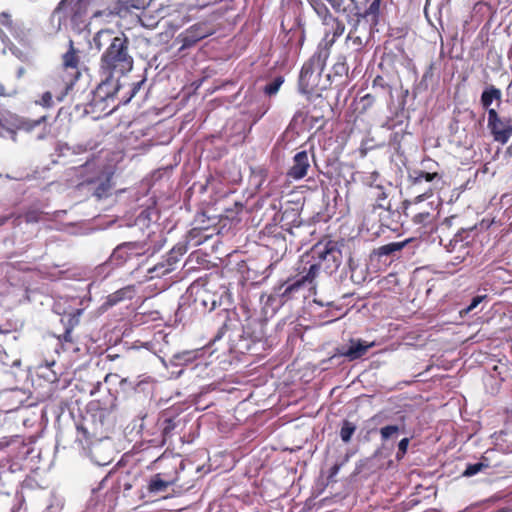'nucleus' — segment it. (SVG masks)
<instances>
[{"mask_svg": "<svg viewBox=\"0 0 512 512\" xmlns=\"http://www.w3.org/2000/svg\"><path fill=\"white\" fill-rule=\"evenodd\" d=\"M93 45L98 51L103 50L99 63L100 75L124 76L133 69L129 39L124 33L102 29L94 35Z\"/></svg>", "mask_w": 512, "mask_h": 512, "instance_id": "f257e3e1", "label": "nucleus"}, {"mask_svg": "<svg viewBox=\"0 0 512 512\" xmlns=\"http://www.w3.org/2000/svg\"><path fill=\"white\" fill-rule=\"evenodd\" d=\"M80 53V50L74 47V42L70 39L68 41V48L62 55L63 73L60 75V78L63 82V88L55 93L56 99L60 102L68 95L81 75L79 70Z\"/></svg>", "mask_w": 512, "mask_h": 512, "instance_id": "f03ea898", "label": "nucleus"}, {"mask_svg": "<svg viewBox=\"0 0 512 512\" xmlns=\"http://www.w3.org/2000/svg\"><path fill=\"white\" fill-rule=\"evenodd\" d=\"M328 57L327 49H320L303 65L299 76V90L301 93L311 94L316 90Z\"/></svg>", "mask_w": 512, "mask_h": 512, "instance_id": "7ed1b4c3", "label": "nucleus"}, {"mask_svg": "<svg viewBox=\"0 0 512 512\" xmlns=\"http://www.w3.org/2000/svg\"><path fill=\"white\" fill-rule=\"evenodd\" d=\"M488 128L495 141L505 144L512 136V116L488 109Z\"/></svg>", "mask_w": 512, "mask_h": 512, "instance_id": "20e7f679", "label": "nucleus"}, {"mask_svg": "<svg viewBox=\"0 0 512 512\" xmlns=\"http://www.w3.org/2000/svg\"><path fill=\"white\" fill-rule=\"evenodd\" d=\"M321 13H323L322 20L325 26V35L318 50L327 49L329 52L330 47L335 43L336 39L343 34L345 25L335 18L326 7L318 10V14Z\"/></svg>", "mask_w": 512, "mask_h": 512, "instance_id": "39448f33", "label": "nucleus"}, {"mask_svg": "<svg viewBox=\"0 0 512 512\" xmlns=\"http://www.w3.org/2000/svg\"><path fill=\"white\" fill-rule=\"evenodd\" d=\"M313 253L320 261L326 263V269L331 272L337 270L342 262V251L339 243L335 241L317 244L313 249Z\"/></svg>", "mask_w": 512, "mask_h": 512, "instance_id": "423d86ee", "label": "nucleus"}, {"mask_svg": "<svg viewBox=\"0 0 512 512\" xmlns=\"http://www.w3.org/2000/svg\"><path fill=\"white\" fill-rule=\"evenodd\" d=\"M146 251L147 245L144 242H125L114 249L112 258L119 263H124L134 257L144 255Z\"/></svg>", "mask_w": 512, "mask_h": 512, "instance_id": "0eeeda50", "label": "nucleus"}, {"mask_svg": "<svg viewBox=\"0 0 512 512\" xmlns=\"http://www.w3.org/2000/svg\"><path fill=\"white\" fill-rule=\"evenodd\" d=\"M101 77L102 80L94 92V101H105L113 98L120 89L119 79L121 76L111 75V77H108L107 75H101Z\"/></svg>", "mask_w": 512, "mask_h": 512, "instance_id": "6e6552de", "label": "nucleus"}, {"mask_svg": "<svg viewBox=\"0 0 512 512\" xmlns=\"http://www.w3.org/2000/svg\"><path fill=\"white\" fill-rule=\"evenodd\" d=\"M373 346L374 342L368 343L362 339H350L349 346L338 348L337 354L347 358L349 361H354L364 356Z\"/></svg>", "mask_w": 512, "mask_h": 512, "instance_id": "1a4fd4ad", "label": "nucleus"}, {"mask_svg": "<svg viewBox=\"0 0 512 512\" xmlns=\"http://www.w3.org/2000/svg\"><path fill=\"white\" fill-rule=\"evenodd\" d=\"M310 168L309 157L306 151L296 153L293 158V165L287 172L288 177L294 180H300L307 175Z\"/></svg>", "mask_w": 512, "mask_h": 512, "instance_id": "9d476101", "label": "nucleus"}, {"mask_svg": "<svg viewBox=\"0 0 512 512\" xmlns=\"http://www.w3.org/2000/svg\"><path fill=\"white\" fill-rule=\"evenodd\" d=\"M303 286H305V284L300 278L296 280L289 279L275 287L274 294L280 297L283 302H286L293 298Z\"/></svg>", "mask_w": 512, "mask_h": 512, "instance_id": "9b49d317", "label": "nucleus"}, {"mask_svg": "<svg viewBox=\"0 0 512 512\" xmlns=\"http://www.w3.org/2000/svg\"><path fill=\"white\" fill-rule=\"evenodd\" d=\"M174 480H165L162 477V474L157 473L153 475L147 485V490L149 493L157 495L159 493L166 492L168 487L174 484Z\"/></svg>", "mask_w": 512, "mask_h": 512, "instance_id": "f8f14e48", "label": "nucleus"}, {"mask_svg": "<svg viewBox=\"0 0 512 512\" xmlns=\"http://www.w3.org/2000/svg\"><path fill=\"white\" fill-rule=\"evenodd\" d=\"M406 241L402 242H391L385 245H382L374 250V254L378 257H391L394 258L397 256V254L406 246Z\"/></svg>", "mask_w": 512, "mask_h": 512, "instance_id": "ddd939ff", "label": "nucleus"}, {"mask_svg": "<svg viewBox=\"0 0 512 512\" xmlns=\"http://www.w3.org/2000/svg\"><path fill=\"white\" fill-rule=\"evenodd\" d=\"M133 296L134 288L132 286L123 287L107 297L106 305L114 306L125 299H131Z\"/></svg>", "mask_w": 512, "mask_h": 512, "instance_id": "4468645a", "label": "nucleus"}, {"mask_svg": "<svg viewBox=\"0 0 512 512\" xmlns=\"http://www.w3.org/2000/svg\"><path fill=\"white\" fill-rule=\"evenodd\" d=\"M501 91L494 86H491L483 91L481 95V103L486 109L492 104L494 100H500Z\"/></svg>", "mask_w": 512, "mask_h": 512, "instance_id": "2eb2a0df", "label": "nucleus"}, {"mask_svg": "<svg viewBox=\"0 0 512 512\" xmlns=\"http://www.w3.org/2000/svg\"><path fill=\"white\" fill-rule=\"evenodd\" d=\"M21 360L19 358H10V356L3 350H0V370L8 372L9 368L19 367Z\"/></svg>", "mask_w": 512, "mask_h": 512, "instance_id": "dca6fc26", "label": "nucleus"}, {"mask_svg": "<svg viewBox=\"0 0 512 512\" xmlns=\"http://www.w3.org/2000/svg\"><path fill=\"white\" fill-rule=\"evenodd\" d=\"M356 431V425L348 420H344L340 430V437L344 443H349Z\"/></svg>", "mask_w": 512, "mask_h": 512, "instance_id": "f3484780", "label": "nucleus"}, {"mask_svg": "<svg viewBox=\"0 0 512 512\" xmlns=\"http://www.w3.org/2000/svg\"><path fill=\"white\" fill-rule=\"evenodd\" d=\"M112 189L111 180L109 178H106L102 180L94 189V195L98 199H102L104 197H107Z\"/></svg>", "mask_w": 512, "mask_h": 512, "instance_id": "a211bd4d", "label": "nucleus"}, {"mask_svg": "<svg viewBox=\"0 0 512 512\" xmlns=\"http://www.w3.org/2000/svg\"><path fill=\"white\" fill-rule=\"evenodd\" d=\"M400 428L397 425H387L380 429V436L383 442H386L390 439H395L398 437Z\"/></svg>", "mask_w": 512, "mask_h": 512, "instance_id": "6ab92c4d", "label": "nucleus"}, {"mask_svg": "<svg viewBox=\"0 0 512 512\" xmlns=\"http://www.w3.org/2000/svg\"><path fill=\"white\" fill-rule=\"evenodd\" d=\"M416 174L417 175L412 178L413 179L412 182H413L414 186L420 185L423 181L431 182L435 178L439 177L437 173H428V172H424V171L416 172Z\"/></svg>", "mask_w": 512, "mask_h": 512, "instance_id": "aec40b11", "label": "nucleus"}, {"mask_svg": "<svg viewBox=\"0 0 512 512\" xmlns=\"http://www.w3.org/2000/svg\"><path fill=\"white\" fill-rule=\"evenodd\" d=\"M62 88H63V83L54 89V93H56L57 91H59ZM53 97L56 98L55 94H52V92L47 91L42 94L40 100L37 101V103L43 107L49 108L53 105Z\"/></svg>", "mask_w": 512, "mask_h": 512, "instance_id": "412c9836", "label": "nucleus"}, {"mask_svg": "<svg viewBox=\"0 0 512 512\" xmlns=\"http://www.w3.org/2000/svg\"><path fill=\"white\" fill-rule=\"evenodd\" d=\"M320 270V264L314 263L310 265L309 270L305 276H302L300 279L303 281V283L306 284H312L315 278L318 276Z\"/></svg>", "mask_w": 512, "mask_h": 512, "instance_id": "4be33fe9", "label": "nucleus"}, {"mask_svg": "<svg viewBox=\"0 0 512 512\" xmlns=\"http://www.w3.org/2000/svg\"><path fill=\"white\" fill-rule=\"evenodd\" d=\"M488 465L482 462L468 464L464 472L462 473L465 477H471L482 471L484 468H487Z\"/></svg>", "mask_w": 512, "mask_h": 512, "instance_id": "5701e85b", "label": "nucleus"}, {"mask_svg": "<svg viewBox=\"0 0 512 512\" xmlns=\"http://www.w3.org/2000/svg\"><path fill=\"white\" fill-rule=\"evenodd\" d=\"M205 36L206 35L204 33H197V28L193 27L187 31L184 41L186 45H190L204 38Z\"/></svg>", "mask_w": 512, "mask_h": 512, "instance_id": "b1692460", "label": "nucleus"}, {"mask_svg": "<svg viewBox=\"0 0 512 512\" xmlns=\"http://www.w3.org/2000/svg\"><path fill=\"white\" fill-rule=\"evenodd\" d=\"M283 83V78L282 77H277L275 78L272 82H270L269 84H267L264 88V91L267 95H274L278 92L280 86L282 85Z\"/></svg>", "mask_w": 512, "mask_h": 512, "instance_id": "393cba45", "label": "nucleus"}, {"mask_svg": "<svg viewBox=\"0 0 512 512\" xmlns=\"http://www.w3.org/2000/svg\"><path fill=\"white\" fill-rule=\"evenodd\" d=\"M201 305L204 308H208L209 311H212L217 306V301L214 299V297L208 293H205L203 297L201 298Z\"/></svg>", "mask_w": 512, "mask_h": 512, "instance_id": "a878e982", "label": "nucleus"}, {"mask_svg": "<svg viewBox=\"0 0 512 512\" xmlns=\"http://www.w3.org/2000/svg\"><path fill=\"white\" fill-rule=\"evenodd\" d=\"M191 359H192L191 352L185 351V352L177 353V354L173 355V357L171 359V363L173 365H179L182 361L188 362Z\"/></svg>", "mask_w": 512, "mask_h": 512, "instance_id": "bb28decb", "label": "nucleus"}, {"mask_svg": "<svg viewBox=\"0 0 512 512\" xmlns=\"http://www.w3.org/2000/svg\"><path fill=\"white\" fill-rule=\"evenodd\" d=\"M409 441V438H403L399 441L398 450L396 453L397 460H401L405 456L408 449Z\"/></svg>", "mask_w": 512, "mask_h": 512, "instance_id": "cd10ccee", "label": "nucleus"}, {"mask_svg": "<svg viewBox=\"0 0 512 512\" xmlns=\"http://www.w3.org/2000/svg\"><path fill=\"white\" fill-rule=\"evenodd\" d=\"M486 295L476 296L472 299L471 303L460 312V314H468L473 311L484 299H486Z\"/></svg>", "mask_w": 512, "mask_h": 512, "instance_id": "c85d7f7f", "label": "nucleus"}, {"mask_svg": "<svg viewBox=\"0 0 512 512\" xmlns=\"http://www.w3.org/2000/svg\"><path fill=\"white\" fill-rule=\"evenodd\" d=\"M24 395V392L19 389H14L10 392V397L17 400V405L11 408V410L17 409L25 401Z\"/></svg>", "mask_w": 512, "mask_h": 512, "instance_id": "c756f323", "label": "nucleus"}, {"mask_svg": "<svg viewBox=\"0 0 512 512\" xmlns=\"http://www.w3.org/2000/svg\"><path fill=\"white\" fill-rule=\"evenodd\" d=\"M61 509H62L61 501L56 498H52V499H50V502L47 505L44 512H60Z\"/></svg>", "mask_w": 512, "mask_h": 512, "instance_id": "7c9ffc66", "label": "nucleus"}, {"mask_svg": "<svg viewBox=\"0 0 512 512\" xmlns=\"http://www.w3.org/2000/svg\"><path fill=\"white\" fill-rule=\"evenodd\" d=\"M333 71L335 75L342 76L347 73L348 68L344 62V60H339L333 66Z\"/></svg>", "mask_w": 512, "mask_h": 512, "instance_id": "2f4dec72", "label": "nucleus"}, {"mask_svg": "<svg viewBox=\"0 0 512 512\" xmlns=\"http://www.w3.org/2000/svg\"><path fill=\"white\" fill-rule=\"evenodd\" d=\"M373 88L374 89L380 88L382 90H387L388 93L391 94L390 86L387 83H385L384 79L381 76H377L373 80Z\"/></svg>", "mask_w": 512, "mask_h": 512, "instance_id": "473e14b6", "label": "nucleus"}, {"mask_svg": "<svg viewBox=\"0 0 512 512\" xmlns=\"http://www.w3.org/2000/svg\"><path fill=\"white\" fill-rule=\"evenodd\" d=\"M41 219V213L36 210H30L25 214V221L27 223H35Z\"/></svg>", "mask_w": 512, "mask_h": 512, "instance_id": "72a5a7b5", "label": "nucleus"}, {"mask_svg": "<svg viewBox=\"0 0 512 512\" xmlns=\"http://www.w3.org/2000/svg\"><path fill=\"white\" fill-rule=\"evenodd\" d=\"M380 0H374L369 8L364 12L363 17H367L370 14L377 15L379 12Z\"/></svg>", "mask_w": 512, "mask_h": 512, "instance_id": "f704fd0d", "label": "nucleus"}, {"mask_svg": "<svg viewBox=\"0 0 512 512\" xmlns=\"http://www.w3.org/2000/svg\"><path fill=\"white\" fill-rule=\"evenodd\" d=\"M143 83H144V80H141V81H138V82H136V83H134V84H133L132 91H131V95H130V97L125 101V103H127L128 101H130V99L136 95V93L140 90V88H141V86L143 85Z\"/></svg>", "mask_w": 512, "mask_h": 512, "instance_id": "c9c22d12", "label": "nucleus"}, {"mask_svg": "<svg viewBox=\"0 0 512 512\" xmlns=\"http://www.w3.org/2000/svg\"><path fill=\"white\" fill-rule=\"evenodd\" d=\"M72 327H73V324L65 329V332L62 335V337L60 338V340H62L64 342H72V335H71Z\"/></svg>", "mask_w": 512, "mask_h": 512, "instance_id": "e433bc0d", "label": "nucleus"}, {"mask_svg": "<svg viewBox=\"0 0 512 512\" xmlns=\"http://www.w3.org/2000/svg\"><path fill=\"white\" fill-rule=\"evenodd\" d=\"M43 121H45V116H43V117H41V118H39V119H37V120H34V121H29V122H27V123L25 124V125H26V126H25V129H26V130H31V129H33L35 126L40 125Z\"/></svg>", "mask_w": 512, "mask_h": 512, "instance_id": "4c0bfd02", "label": "nucleus"}, {"mask_svg": "<svg viewBox=\"0 0 512 512\" xmlns=\"http://www.w3.org/2000/svg\"><path fill=\"white\" fill-rule=\"evenodd\" d=\"M344 462L342 463H336L335 465H333L330 469V475H329V478H332L334 476H336L339 472V470L341 469L342 465H343Z\"/></svg>", "mask_w": 512, "mask_h": 512, "instance_id": "58836bf2", "label": "nucleus"}, {"mask_svg": "<svg viewBox=\"0 0 512 512\" xmlns=\"http://www.w3.org/2000/svg\"><path fill=\"white\" fill-rule=\"evenodd\" d=\"M163 268H164L163 264H158L153 268V271L158 272V275H165L166 273H168L170 271L169 268H165V269H163Z\"/></svg>", "mask_w": 512, "mask_h": 512, "instance_id": "ea45409f", "label": "nucleus"}, {"mask_svg": "<svg viewBox=\"0 0 512 512\" xmlns=\"http://www.w3.org/2000/svg\"><path fill=\"white\" fill-rule=\"evenodd\" d=\"M43 376L50 382H55L58 379L57 374L54 371H51L50 374H43Z\"/></svg>", "mask_w": 512, "mask_h": 512, "instance_id": "a19ab883", "label": "nucleus"}, {"mask_svg": "<svg viewBox=\"0 0 512 512\" xmlns=\"http://www.w3.org/2000/svg\"><path fill=\"white\" fill-rule=\"evenodd\" d=\"M331 6L336 9V10H340L341 8V0H327Z\"/></svg>", "mask_w": 512, "mask_h": 512, "instance_id": "79ce46f5", "label": "nucleus"}, {"mask_svg": "<svg viewBox=\"0 0 512 512\" xmlns=\"http://www.w3.org/2000/svg\"><path fill=\"white\" fill-rule=\"evenodd\" d=\"M2 18H3V19L1 20V22H2L3 24H8V22H9V19H8V18H9V16H8V14L3 13V14H2Z\"/></svg>", "mask_w": 512, "mask_h": 512, "instance_id": "37998d69", "label": "nucleus"}, {"mask_svg": "<svg viewBox=\"0 0 512 512\" xmlns=\"http://www.w3.org/2000/svg\"><path fill=\"white\" fill-rule=\"evenodd\" d=\"M61 12H62V3H60L59 6L57 7V9L54 11V16H56V15L60 16Z\"/></svg>", "mask_w": 512, "mask_h": 512, "instance_id": "c03bdc74", "label": "nucleus"}, {"mask_svg": "<svg viewBox=\"0 0 512 512\" xmlns=\"http://www.w3.org/2000/svg\"><path fill=\"white\" fill-rule=\"evenodd\" d=\"M9 218L10 216L0 217V226L3 225Z\"/></svg>", "mask_w": 512, "mask_h": 512, "instance_id": "a18cd8bd", "label": "nucleus"}, {"mask_svg": "<svg viewBox=\"0 0 512 512\" xmlns=\"http://www.w3.org/2000/svg\"><path fill=\"white\" fill-rule=\"evenodd\" d=\"M54 364H55V362H54V361H52L51 363L46 362L44 367H45L46 369H49V368H50V366H53ZM42 367H43V366H40V368H42Z\"/></svg>", "mask_w": 512, "mask_h": 512, "instance_id": "49530a36", "label": "nucleus"}, {"mask_svg": "<svg viewBox=\"0 0 512 512\" xmlns=\"http://www.w3.org/2000/svg\"><path fill=\"white\" fill-rule=\"evenodd\" d=\"M363 100H368L370 103L371 101H373V97L370 94H367L366 96L363 97Z\"/></svg>", "mask_w": 512, "mask_h": 512, "instance_id": "de8ad7c7", "label": "nucleus"}, {"mask_svg": "<svg viewBox=\"0 0 512 512\" xmlns=\"http://www.w3.org/2000/svg\"><path fill=\"white\" fill-rule=\"evenodd\" d=\"M70 322H74L75 324L78 322V319L75 316L70 318Z\"/></svg>", "mask_w": 512, "mask_h": 512, "instance_id": "09e8293b", "label": "nucleus"}, {"mask_svg": "<svg viewBox=\"0 0 512 512\" xmlns=\"http://www.w3.org/2000/svg\"><path fill=\"white\" fill-rule=\"evenodd\" d=\"M170 429H171L170 425L166 426V427L164 428V433H166V434H167V433L170 431Z\"/></svg>", "mask_w": 512, "mask_h": 512, "instance_id": "8fccbe9b", "label": "nucleus"}, {"mask_svg": "<svg viewBox=\"0 0 512 512\" xmlns=\"http://www.w3.org/2000/svg\"><path fill=\"white\" fill-rule=\"evenodd\" d=\"M350 1L355 5V9H358V6H357L358 0H350Z\"/></svg>", "mask_w": 512, "mask_h": 512, "instance_id": "3c124183", "label": "nucleus"}, {"mask_svg": "<svg viewBox=\"0 0 512 512\" xmlns=\"http://www.w3.org/2000/svg\"><path fill=\"white\" fill-rule=\"evenodd\" d=\"M431 192H432V188H431V187H429V188L427 189V191H425V192H424V195H427L428 193H429V194H431Z\"/></svg>", "mask_w": 512, "mask_h": 512, "instance_id": "603ef678", "label": "nucleus"}, {"mask_svg": "<svg viewBox=\"0 0 512 512\" xmlns=\"http://www.w3.org/2000/svg\"><path fill=\"white\" fill-rule=\"evenodd\" d=\"M349 266H350L351 269H353V261H352L351 258L349 259Z\"/></svg>", "mask_w": 512, "mask_h": 512, "instance_id": "864d4df0", "label": "nucleus"}, {"mask_svg": "<svg viewBox=\"0 0 512 512\" xmlns=\"http://www.w3.org/2000/svg\"><path fill=\"white\" fill-rule=\"evenodd\" d=\"M127 382H128V380H127V379H122V380H121V385H124V384H126Z\"/></svg>", "mask_w": 512, "mask_h": 512, "instance_id": "5fc2aeb1", "label": "nucleus"}, {"mask_svg": "<svg viewBox=\"0 0 512 512\" xmlns=\"http://www.w3.org/2000/svg\"><path fill=\"white\" fill-rule=\"evenodd\" d=\"M380 454V449L376 450L375 453H374V456H378Z\"/></svg>", "mask_w": 512, "mask_h": 512, "instance_id": "6e6d98bb", "label": "nucleus"}, {"mask_svg": "<svg viewBox=\"0 0 512 512\" xmlns=\"http://www.w3.org/2000/svg\"><path fill=\"white\" fill-rule=\"evenodd\" d=\"M348 459H349V455L347 454V455L345 456L344 462H347V461H348Z\"/></svg>", "mask_w": 512, "mask_h": 512, "instance_id": "4d7b16f0", "label": "nucleus"}, {"mask_svg": "<svg viewBox=\"0 0 512 512\" xmlns=\"http://www.w3.org/2000/svg\"><path fill=\"white\" fill-rule=\"evenodd\" d=\"M4 35V31L2 29H0V37H2Z\"/></svg>", "mask_w": 512, "mask_h": 512, "instance_id": "13d9d810", "label": "nucleus"}]
</instances>
